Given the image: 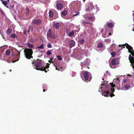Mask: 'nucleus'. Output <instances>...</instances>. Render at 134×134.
Wrapping results in <instances>:
<instances>
[{"label":"nucleus","mask_w":134,"mask_h":134,"mask_svg":"<svg viewBox=\"0 0 134 134\" xmlns=\"http://www.w3.org/2000/svg\"><path fill=\"white\" fill-rule=\"evenodd\" d=\"M103 47V44L102 43H98L97 46V47L99 48H102Z\"/></svg>","instance_id":"obj_21"},{"label":"nucleus","mask_w":134,"mask_h":134,"mask_svg":"<svg viewBox=\"0 0 134 134\" xmlns=\"http://www.w3.org/2000/svg\"><path fill=\"white\" fill-rule=\"evenodd\" d=\"M49 65L50 64L48 63L47 64V65L45 67H42L41 68H36V69L37 70L44 71L46 73L47 72V71L46 70V69L49 68Z\"/></svg>","instance_id":"obj_8"},{"label":"nucleus","mask_w":134,"mask_h":134,"mask_svg":"<svg viewBox=\"0 0 134 134\" xmlns=\"http://www.w3.org/2000/svg\"><path fill=\"white\" fill-rule=\"evenodd\" d=\"M82 23L83 25L86 27L87 26V24L91 25V23L86 21L85 20H83L82 22Z\"/></svg>","instance_id":"obj_12"},{"label":"nucleus","mask_w":134,"mask_h":134,"mask_svg":"<svg viewBox=\"0 0 134 134\" xmlns=\"http://www.w3.org/2000/svg\"><path fill=\"white\" fill-rule=\"evenodd\" d=\"M6 74V73H5L3 72V74Z\"/></svg>","instance_id":"obj_63"},{"label":"nucleus","mask_w":134,"mask_h":134,"mask_svg":"<svg viewBox=\"0 0 134 134\" xmlns=\"http://www.w3.org/2000/svg\"><path fill=\"white\" fill-rule=\"evenodd\" d=\"M104 35L103 34H102V36L103 37H104V38H105L106 37V36H104Z\"/></svg>","instance_id":"obj_47"},{"label":"nucleus","mask_w":134,"mask_h":134,"mask_svg":"<svg viewBox=\"0 0 134 134\" xmlns=\"http://www.w3.org/2000/svg\"><path fill=\"white\" fill-rule=\"evenodd\" d=\"M123 47H122V48H125V46H123Z\"/></svg>","instance_id":"obj_52"},{"label":"nucleus","mask_w":134,"mask_h":134,"mask_svg":"<svg viewBox=\"0 0 134 134\" xmlns=\"http://www.w3.org/2000/svg\"><path fill=\"white\" fill-rule=\"evenodd\" d=\"M51 54V52L50 51H48L47 52V54L48 55H50Z\"/></svg>","instance_id":"obj_35"},{"label":"nucleus","mask_w":134,"mask_h":134,"mask_svg":"<svg viewBox=\"0 0 134 134\" xmlns=\"http://www.w3.org/2000/svg\"><path fill=\"white\" fill-rule=\"evenodd\" d=\"M35 60H34L33 61H34V62H35Z\"/></svg>","instance_id":"obj_56"},{"label":"nucleus","mask_w":134,"mask_h":134,"mask_svg":"<svg viewBox=\"0 0 134 134\" xmlns=\"http://www.w3.org/2000/svg\"><path fill=\"white\" fill-rule=\"evenodd\" d=\"M59 24L58 23H55L53 25V27L56 29H58L59 28Z\"/></svg>","instance_id":"obj_14"},{"label":"nucleus","mask_w":134,"mask_h":134,"mask_svg":"<svg viewBox=\"0 0 134 134\" xmlns=\"http://www.w3.org/2000/svg\"><path fill=\"white\" fill-rule=\"evenodd\" d=\"M121 45L124 46L126 45V48L128 49L129 52L130 53L132 56H134V51L132 47L130 46V45L128 44L127 43H125V44H121Z\"/></svg>","instance_id":"obj_2"},{"label":"nucleus","mask_w":134,"mask_h":134,"mask_svg":"<svg viewBox=\"0 0 134 134\" xmlns=\"http://www.w3.org/2000/svg\"><path fill=\"white\" fill-rule=\"evenodd\" d=\"M27 45L29 48H32L34 47V46L33 45L31 44H30V43H27Z\"/></svg>","instance_id":"obj_24"},{"label":"nucleus","mask_w":134,"mask_h":134,"mask_svg":"<svg viewBox=\"0 0 134 134\" xmlns=\"http://www.w3.org/2000/svg\"><path fill=\"white\" fill-rule=\"evenodd\" d=\"M79 42L80 43L82 44L85 42L84 40L83 39H80L79 40Z\"/></svg>","instance_id":"obj_25"},{"label":"nucleus","mask_w":134,"mask_h":134,"mask_svg":"<svg viewBox=\"0 0 134 134\" xmlns=\"http://www.w3.org/2000/svg\"><path fill=\"white\" fill-rule=\"evenodd\" d=\"M82 74H83L84 78L85 80V81L87 82V80L89 78V76H91V74L89 72L85 70L82 71Z\"/></svg>","instance_id":"obj_4"},{"label":"nucleus","mask_w":134,"mask_h":134,"mask_svg":"<svg viewBox=\"0 0 134 134\" xmlns=\"http://www.w3.org/2000/svg\"><path fill=\"white\" fill-rule=\"evenodd\" d=\"M32 23L34 24L39 25H40L42 23V20L40 19H37L33 20L32 21Z\"/></svg>","instance_id":"obj_9"},{"label":"nucleus","mask_w":134,"mask_h":134,"mask_svg":"<svg viewBox=\"0 0 134 134\" xmlns=\"http://www.w3.org/2000/svg\"><path fill=\"white\" fill-rule=\"evenodd\" d=\"M29 9L28 8L26 7L25 10V14H26V15H27L29 14Z\"/></svg>","instance_id":"obj_22"},{"label":"nucleus","mask_w":134,"mask_h":134,"mask_svg":"<svg viewBox=\"0 0 134 134\" xmlns=\"http://www.w3.org/2000/svg\"><path fill=\"white\" fill-rule=\"evenodd\" d=\"M23 1H28V0H23Z\"/></svg>","instance_id":"obj_57"},{"label":"nucleus","mask_w":134,"mask_h":134,"mask_svg":"<svg viewBox=\"0 0 134 134\" xmlns=\"http://www.w3.org/2000/svg\"><path fill=\"white\" fill-rule=\"evenodd\" d=\"M107 26L108 27L110 28H112L114 26V25L113 23H109L107 24Z\"/></svg>","instance_id":"obj_18"},{"label":"nucleus","mask_w":134,"mask_h":134,"mask_svg":"<svg viewBox=\"0 0 134 134\" xmlns=\"http://www.w3.org/2000/svg\"><path fill=\"white\" fill-rule=\"evenodd\" d=\"M49 17L51 18H52L53 16V12L51 11L50 10L49 13Z\"/></svg>","instance_id":"obj_17"},{"label":"nucleus","mask_w":134,"mask_h":134,"mask_svg":"<svg viewBox=\"0 0 134 134\" xmlns=\"http://www.w3.org/2000/svg\"><path fill=\"white\" fill-rule=\"evenodd\" d=\"M127 80L126 79H124L123 80V82H127Z\"/></svg>","instance_id":"obj_44"},{"label":"nucleus","mask_w":134,"mask_h":134,"mask_svg":"<svg viewBox=\"0 0 134 134\" xmlns=\"http://www.w3.org/2000/svg\"><path fill=\"white\" fill-rule=\"evenodd\" d=\"M57 7L58 9H61L63 7V5L62 3H59L57 5Z\"/></svg>","instance_id":"obj_15"},{"label":"nucleus","mask_w":134,"mask_h":134,"mask_svg":"<svg viewBox=\"0 0 134 134\" xmlns=\"http://www.w3.org/2000/svg\"><path fill=\"white\" fill-rule=\"evenodd\" d=\"M87 18L89 20L92 21L94 20V19L92 17H87Z\"/></svg>","instance_id":"obj_33"},{"label":"nucleus","mask_w":134,"mask_h":134,"mask_svg":"<svg viewBox=\"0 0 134 134\" xmlns=\"http://www.w3.org/2000/svg\"><path fill=\"white\" fill-rule=\"evenodd\" d=\"M90 10V8L89 7H88L85 10L87 12H88V11H89Z\"/></svg>","instance_id":"obj_41"},{"label":"nucleus","mask_w":134,"mask_h":134,"mask_svg":"<svg viewBox=\"0 0 134 134\" xmlns=\"http://www.w3.org/2000/svg\"><path fill=\"white\" fill-rule=\"evenodd\" d=\"M103 30H101V31H100V32H101V33L102 32H103Z\"/></svg>","instance_id":"obj_50"},{"label":"nucleus","mask_w":134,"mask_h":134,"mask_svg":"<svg viewBox=\"0 0 134 134\" xmlns=\"http://www.w3.org/2000/svg\"><path fill=\"white\" fill-rule=\"evenodd\" d=\"M33 29L32 26V25H30L29 26V29L26 31L28 33L30 32V30L32 31Z\"/></svg>","instance_id":"obj_20"},{"label":"nucleus","mask_w":134,"mask_h":134,"mask_svg":"<svg viewBox=\"0 0 134 134\" xmlns=\"http://www.w3.org/2000/svg\"><path fill=\"white\" fill-rule=\"evenodd\" d=\"M16 51L17 52H18V53L17 54V58H18V59L16 60L15 59H14V60H12V62L13 63H14L15 62H16L17 61H18L19 60V59L20 58V52L18 50H16Z\"/></svg>","instance_id":"obj_11"},{"label":"nucleus","mask_w":134,"mask_h":134,"mask_svg":"<svg viewBox=\"0 0 134 134\" xmlns=\"http://www.w3.org/2000/svg\"><path fill=\"white\" fill-rule=\"evenodd\" d=\"M47 36L48 37H49L52 39H55L57 37L56 35L52 33V30L49 29L47 33Z\"/></svg>","instance_id":"obj_6"},{"label":"nucleus","mask_w":134,"mask_h":134,"mask_svg":"<svg viewBox=\"0 0 134 134\" xmlns=\"http://www.w3.org/2000/svg\"><path fill=\"white\" fill-rule=\"evenodd\" d=\"M41 60L40 59H37V60L35 62L34 66L36 68H40L42 65V63L41 62Z\"/></svg>","instance_id":"obj_7"},{"label":"nucleus","mask_w":134,"mask_h":134,"mask_svg":"<svg viewBox=\"0 0 134 134\" xmlns=\"http://www.w3.org/2000/svg\"><path fill=\"white\" fill-rule=\"evenodd\" d=\"M10 72L11 71H12V70H11V69H10Z\"/></svg>","instance_id":"obj_60"},{"label":"nucleus","mask_w":134,"mask_h":134,"mask_svg":"<svg viewBox=\"0 0 134 134\" xmlns=\"http://www.w3.org/2000/svg\"><path fill=\"white\" fill-rule=\"evenodd\" d=\"M51 60H48V62L50 63V64L51 63Z\"/></svg>","instance_id":"obj_48"},{"label":"nucleus","mask_w":134,"mask_h":134,"mask_svg":"<svg viewBox=\"0 0 134 134\" xmlns=\"http://www.w3.org/2000/svg\"><path fill=\"white\" fill-rule=\"evenodd\" d=\"M46 91V90L45 89H43V92H44Z\"/></svg>","instance_id":"obj_51"},{"label":"nucleus","mask_w":134,"mask_h":134,"mask_svg":"<svg viewBox=\"0 0 134 134\" xmlns=\"http://www.w3.org/2000/svg\"><path fill=\"white\" fill-rule=\"evenodd\" d=\"M24 53L25 57L29 59L33 58L32 55L33 53L32 50L31 49L26 48L24 50Z\"/></svg>","instance_id":"obj_1"},{"label":"nucleus","mask_w":134,"mask_h":134,"mask_svg":"<svg viewBox=\"0 0 134 134\" xmlns=\"http://www.w3.org/2000/svg\"><path fill=\"white\" fill-rule=\"evenodd\" d=\"M2 3V4L5 6L8 7L6 5L8 3L7 1H4L3 0H0Z\"/></svg>","instance_id":"obj_16"},{"label":"nucleus","mask_w":134,"mask_h":134,"mask_svg":"<svg viewBox=\"0 0 134 134\" xmlns=\"http://www.w3.org/2000/svg\"><path fill=\"white\" fill-rule=\"evenodd\" d=\"M0 13L2 15H5L4 13L1 8H0Z\"/></svg>","instance_id":"obj_34"},{"label":"nucleus","mask_w":134,"mask_h":134,"mask_svg":"<svg viewBox=\"0 0 134 134\" xmlns=\"http://www.w3.org/2000/svg\"><path fill=\"white\" fill-rule=\"evenodd\" d=\"M57 58L58 59L61 60L62 59V58H61V56L60 55H58L57 56Z\"/></svg>","instance_id":"obj_40"},{"label":"nucleus","mask_w":134,"mask_h":134,"mask_svg":"<svg viewBox=\"0 0 134 134\" xmlns=\"http://www.w3.org/2000/svg\"><path fill=\"white\" fill-rule=\"evenodd\" d=\"M109 35H111V33H109Z\"/></svg>","instance_id":"obj_53"},{"label":"nucleus","mask_w":134,"mask_h":134,"mask_svg":"<svg viewBox=\"0 0 134 134\" xmlns=\"http://www.w3.org/2000/svg\"><path fill=\"white\" fill-rule=\"evenodd\" d=\"M56 69L57 70H59V71H62L63 70V68L61 67H59L58 68V67H56Z\"/></svg>","instance_id":"obj_27"},{"label":"nucleus","mask_w":134,"mask_h":134,"mask_svg":"<svg viewBox=\"0 0 134 134\" xmlns=\"http://www.w3.org/2000/svg\"><path fill=\"white\" fill-rule=\"evenodd\" d=\"M110 86H106L105 88H107V90L109 91H110V92L113 93L115 91L114 89V88L115 86V85L113 84L112 83H110Z\"/></svg>","instance_id":"obj_5"},{"label":"nucleus","mask_w":134,"mask_h":134,"mask_svg":"<svg viewBox=\"0 0 134 134\" xmlns=\"http://www.w3.org/2000/svg\"><path fill=\"white\" fill-rule=\"evenodd\" d=\"M70 48H71L72 47L74 46L75 44V42L73 40H71L70 41Z\"/></svg>","instance_id":"obj_13"},{"label":"nucleus","mask_w":134,"mask_h":134,"mask_svg":"<svg viewBox=\"0 0 134 134\" xmlns=\"http://www.w3.org/2000/svg\"><path fill=\"white\" fill-rule=\"evenodd\" d=\"M116 47V45L115 44H113L112 45V47H111V49H113V48H114Z\"/></svg>","instance_id":"obj_38"},{"label":"nucleus","mask_w":134,"mask_h":134,"mask_svg":"<svg viewBox=\"0 0 134 134\" xmlns=\"http://www.w3.org/2000/svg\"><path fill=\"white\" fill-rule=\"evenodd\" d=\"M92 27H91V29H90V30L88 29L87 30V31L90 34H91L92 33V31L93 30V29H92Z\"/></svg>","instance_id":"obj_29"},{"label":"nucleus","mask_w":134,"mask_h":134,"mask_svg":"<svg viewBox=\"0 0 134 134\" xmlns=\"http://www.w3.org/2000/svg\"><path fill=\"white\" fill-rule=\"evenodd\" d=\"M116 54V53L114 52H113L111 53V55L112 57H115Z\"/></svg>","instance_id":"obj_36"},{"label":"nucleus","mask_w":134,"mask_h":134,"mask_svg":"<svg viewBox=\"0 0 134 134\" xmlns=\"http://www.w3.org/2000/svg\"><path fill=\"white\" fill-rule=\"evenodd\" d=\"M121 45L120 44L119 45V47H121Z\"/></svg>","instance_id":"obj_55"},{"label":"nucleus","mask_w":134,"mask_h":134,"mask_svg":"<svg viewBox=\"0 0 134 134\" xmlns=\"http://www.w3.org/2000/svg\"><path fill=\"white\" fill-rule=\"evenodd\" d=\"M112 94H109V96H110L111 97H112L113 96H115L114 94L112 93Z\"/></svg>","instance_id":"obj_42"},{"label":"nucleus","mask_w":134,"mask_h":134,"mask_svg":"<svg viewBox=\"0 0 134 134\" xmlns=\"http://www.w3.org/2000/svg\"><path fill=\"white\" fill-rule=\"evenodd\" d=\"M12 31L10 29H8L7 31V33L8 34H10L11 32Z\"/></svg>","instance_id":"obj_28"},{"label":"nucleus","mask_w":134,"mask_h":134,"mask_svg":"<svg viewBox=\"0 0 134 134\" xmlns=\"http://www.w3.org/2000/svg\"><path fill=\"white\" fill-rule=\"evenodd\" d=\"M32 64H35V62H34V61H33L32 63Z\"/></svg>","instance_id":"obj_49"},{"label":"nucleus","mask_w":134,"mask_h":134,"mask_svg":"<svg viewBox=\"0 0 134 134\" xmlns=\"http://www.w3.org/2000/svg\"><path fill=\"white\" fill-rule=\"evenodd\" d=\"M51 63H53V62L52 61H51Z\"/></svg>","instance_id":"obj_59"},{"label":"nucleus","mask_w":134,"mask_h":134,"mask_svg":"<svg viewBox=\"0 0 134 134\" xmlns=\"http://www.w3.org/2000/svg\"><path fill=\"white\" fill-rule=\"evenodd\" d=\"M119 59L117 58L113 59L111 61L112 65H110V67L113 68H115L116 67L115 66V65L119 64Z\"/></svg>","instance_id":"obj_3"},{"label":"nucleus","mask_w":134,"mask_h":134,"mask_svg":"<svg viewBox=\"0 0 134 134\" xmlns=\"http://www.w3.org/2000/svg\"><path fill=\"white\" fill-rule=\"evenodd\" d=\"M124 87L126 90H128L130 88V86L128 85H126Z\"/></svg>","instance_id":"obj_32"},{"label":"nucleus","mask_w":134,"mask_h":134,"mask_svg":"<svg viewBox=\"0 0 134 134\" xmlns=\"http://www.w3.org/2000/svg\"><path fill=\"white\" fill-rule=\"evenodd\" d=\"M79 13H77V14H74L73 15V16H76L77 15H79Z\"/></svg>","instance_id":"obj_43"},{"label":"nucleus","mask_w":134,"mask_h":134,"mask_svg":"<svg viewBox=\"0 0 134 134\" xmlns=\"http://www.w3.org/2000/svg\"><path fill=\"white\" fill-rule=\"evenodd\" d=\"M133 106L134 107V104H133Z\"/></svg>","instance_id":"obj_64"},{"label":"nucleus","mask_w":134,"mask_h":134,"mask_svg":"<svg viewBox=\"0 0 134 134\" xmlns=\"http://www.w3.org/2000/svg\"><path fill=\"white\" fill-rule=\"evenodd\" d=\"M25 32H26V31H25V32H24V33L25 34V35H26L25 33Z\"/></svg>","instance_id":"obj_54"},{"label":"nucleus","mask_w":134,"mask_h":134,"mask_svg":"<svg viewBox=\"0 0 134 134\" xmlns=\"http://www.w3.org/2000/svg\"><path fill=\"white\" fill-rule=\"evenodd\" d=\"M74 34V33L73 31H72L68 34V35L70 37L72 36Z\"/></svg>","instance_id":"obj_23"},{"label":"nucleus","mask_w":134,"mask_h":134,"mask_svg":"<svg viewBox=\"0 0 134 134\" xmlns=\"http://www.w3.org/2000/svg\"><path fill=\"white\" fill-rule=\"evenodd\" d=\"M110 41V40L109 39H105L104 40V41L106 42H109Z\"/></svg>","instance_id":"obj_37"},{"label":"nucleus","mask_w":134,"mask_h":134,"mask_svg":"<svg viewBox=\"0 0 134 134\" xmlns=\"http://www.w3.org/2000/svg\"><path fill=\"white\" fill-rule=\"evenodd\" d=\"M83 0V1L84 2H85V1H86V0Z\"/></svg>","instance_id":"obj_61"},{"label":"nucleus","mask_w":134,"mask_h":134,"mask_svg":"<svg viewBox=\"0 0 134 134\" xmlns=\"http://www.w3.org/2000/svg\"><path fill=\"white\" fill-rule=\"evenodd\" d=\"M90 80H89V81L90 82Z\"/></svg>","instance_id":"obj_62"},{"label":"nucleus","mask_w":134,"mask_h":134,"mask_svg":"<svg viewBox=\"0 0 134 134\" xmlns=\"http://www.w3.org/2000/svg\"><path fill=\"white\" fill-rule=\"evenodd\" d=\"M10 51L9 49H7L5 51V54L7 56L10 55Z\"/></svg>","instance_id":"obj_19"},{"label":"nucleus","mask_w":134,"mask_h":134,"mask_svg":"<svg viewBox=\"0 0 134 134\" xmlns=\"http://www.w3.org/2000/svg\"><path fill=\"white\" fill-rule=\"evenodd\" d=\"M47 46L48 48H50L52 47V46L51 44L50 43H48L47 44Z\"/></svg>","instance_id":"obj_39"},{"label":"nucleus","mask_w":134,"mask_h":134,"mask_svg":"<svg viewBox=\"0 0 134 134\" xmlns=\"http://www.w3.org/2000/svg\"><path fill=\"white\" fill-rule=\"evenodd\" d=\"M10 37L13 38H16L17 36L15 34H13L11 35Z\"/></svg>","instance_id":"obj_26"},{"label":"nucleus","mask_w":134,"mask_h":134,"mask_svg":"<svg viewBox=\"0 0 134 134\" xmlns=\"http://www.w3.org/2000/svg\"><path fill=\"white\" fill-rule=\"evenodd\" d=\"M107 88L106 90L107 91H104L102 92V94L105 97L109 96L110 93L109 92H110V91H109L107 90Z\"/></svg>","instance_id":"obj_10"},{"label":"nucleus","mask_w":134,"mask_h":134,"mask_svg":"<svg viewBox=\"0 0 134 134\" xmlns=\"http://www.w3.org/2000/svg\"><path fill=\"white\" fill-rule=\"evenodd\" d=\"M54 59V58L53 57H51L50 58V59L52 61Z\"/></svg>","instance_id":"obj_46"},{"label":"nucleus","mask_w":134,"mask_h":134,"mask_svg":"<svg viewBox=\"0 0 134 134\" xmlns=\"http://www.w3.org/2000/svg\"><path fill=\"white\" fill-rule=\"evenodd\" d=\"M7 1H8V2H9V0H8Z\"/></svg>","instance_id":"obj_58"},{"label":"nucleus","mask_w":134,"mask_h":134,"mask_svg":"<svg viewBox=\"0 0 134 134\" xmlns=\"http://www.w3.org/2000/svg\"><path fill=\"white\" fill-rule=\"evenodd\" d=\"M67 11L65 10V11H64L61 14H62L64 16H65L67 14Z\"/></svg>","instance_id":"obj_30"},{"label":"nucleus","mask_w":134,"mask_h":134,"mask_svg":"<svg viewBox=\"0 0 134 134\" xmlns=\"http://www.w3.org/2000/svg\"><path fill=\"white\" fill-rule=\"evenodd\" d=\"M106 73L108 75H109V72L108 71H107L106 72Z\"/></svg>","instance_id":"obj_45"},{"label":"nucleus","mask_w":134,"mask_h":134,"mask_svg":"<svg viewBox=\"0 0 134 134\" xmlns=\"http://www.w3.org/2000/svg\"><path fill=\"white\" fill-rule=\"evenodd\" d=\"M37 48L40 49H43L44 48L43 44H42L40 46L37 47Z\"/></svg>","instance_id":"obj_31"}]
</instances>
